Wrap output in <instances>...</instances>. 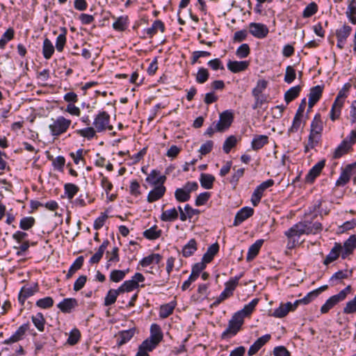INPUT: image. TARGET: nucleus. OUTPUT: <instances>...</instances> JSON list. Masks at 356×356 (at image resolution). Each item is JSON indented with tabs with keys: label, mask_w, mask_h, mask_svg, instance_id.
I'll return each mask as SVG.
<instances>
[{
	"label": "nucleus",
	"mask_w": 356,
	"mask_h": 356,
	"mask_svg": "<svg viewBox=\"0 0 356 356\" xmlns=\"http://www.w3.org/2000/svg\"><path fill=\"white\" fill-rule=\"evenodd\" d=\"M243 276V273H241L238 276H236L234 278H231L229 281L225 282V288L224 291L220 294V296L216 299V300L211 305V307H217L219 305L222 301L227 299L230 296L233 295V291L235 290L236 287L238 284V280Z\"/></svg>",
	"instance_id": "1"
},
{
	"label": "nucleus",
	"mask_w": 356,
	"mask_h": 356,
	"mask_svg": "<svg viewBox=\"0 0 356 356\" xmlns=\"http://www.w3.org/2000/svg\"><path fill=\"white\" fill-rule=\"evenodd\" d=\"M71 124V120L64 117H58L54 122L49 125V128L53 136H59L65 132Z\"/></svg>",
	"instance_id": "2"
},
{
	"label": "nucleus",
	"mask_w": 356,
	"mask_h": 356,
	"mask_svg": "<svg viewBox=\"0 0 356 356\" xmlns=\"http://www.w3.org/2000/svg\"><path fill=\"white\" fill-rule=\"evenodd\" d=\"M234 120V115L232 111L226 110L219 115V121L216 124V131L223 132L229 128Z\"/></svg>",
	"instance_id": "3"
},
{
	"label": "nucleus",
	"mask_w": 356,
	"mask_h": 356,
	"mask_svg": "<svg viewBox=\"0 0 356 356\" xmlns=\"http://www.w3.org/2000/svg\"><path fill=\"white\" fill-rule=\"evenodd\" d=\"M311 229L307 228V223L304 222H299L292 226L288 231L285 232V235L289 238H294L295 236H300L302 234H310Z\"/></svg>",
	"instance_id": "4"
},
{
	"label": "nucleus",
	"mask_w": 356,
	"mask_h": 356,
	"mask_svg": "<svg viewBox=\"0 0 356 356\" xmlns=\"http://www.w3.org/2000/svg\"><path fill=\"white\" fill-rule=\"evenodd\" d=\"M323 130V123L321 120V114L316 113L311 122L309 136H312L314 138H319V140H321Z\"/></svg>",
	"instance_id": "5"
},
{
	"label": "nucleus",
	"mask_w": 356,
	"mask_h": 356,
	"mask_svg": "<svg viewBox=\"0 0 356 356\" xmlns=\"http://www.w3.org/2000/svg\"><path fill=\"white\" fill-rule=\"evenodd\" d=\"M110 122V115L106 111L99 112L95 118L93 124L97 132H102L106 129Z\"/></svg>",
	"instance_id": "6"
},
{
	"label": "nucleus",
	"mask_w": 356,
	"mask_h": 356,
	"mask_svg": "<svg viewBox=\"0 0 356 356\" xmlns=\"http://www.w3.org/2000/svg\"><path fill=\"white\" fill-rule=\"evenodd\" d=\"M325 160L323 159L315 164L308 172L305 177V182L312 184L314 181L315 179L318 177L325 167Z\"/></svg>",
	"instance_id": "7"
},
{
	"label": "nucleus",
	"mask_w": 356,
	"mask_h": 356,
	"mask_svg": "<svg viewBox=\"0 0 356 356\" xmlns=\"http://www.w3.org/2000/svg\"><path fill=\"white\" fill-rule=\"evenodd\" d=\"M250 33L257 38H264L268 33V27L261 23L252 22L250 24Z\"/></svg>",
	"instance_id": "8"
},
{
	"label": "nucleus",
	"mask_w": 356,
	"mask_h": 356,
	"mask_svg": "<svg viewBox=\"0 0 356 356\" xmlns=\"http://www.w3.org/2000/svg\"><path fill=\"white\" fill-rule=\"evenodd\" d=\"M254 214V209L249 207H245L241 209L236 214L233 225L236 227L241 225L248 218Z\"/></svg>",
	"instance_id": "9"
},
{
	"label": "nucleus",
	"mask_w": 356,
	"mask_h": 356,
	"mask_svg": "<svg viewBox=\"0 0 356 356\" xmlns=\"http://www.w3.org/2000/svg\"><path fill=\"white\" fill-rule=\"evenodd\" d=\"M323 88V86L319 85L310 88L308 101V106L309 108H312L321 99Z\"/></svg>",
	"instance_id": "10"
},
{
	"label": "nucleus",
	"mask_w": 356,
	"mask_h": 356,
	"mask_svg": "<svg viewBox=\"0 0 356 356\" xmlns=\"http://www.w3.org/2000/svg\"><path fill=\"white\" fill-rule=\"evenodd\" d=\"M29 323H24L18 327L15 332L9 339L5 340L3 343L10 344L19 341L22 339L26 332L29 330Z\"/></svg>",
	"instance_id": "11"
},
{
	"label": "nucleus",
	"mask_w": 356,
	"mask_h": 356,
	"mask_svg": "<svg viewBox=\"0 0 356 356\" xmlns=\"http://www.w3.org/2000/svg\"><path fill=\"white\" fill-rule=\"evenodd\" d=\"M270 334H266L257 339L249 348L248 351V356H252L253 355L256 354L259 350V349L270 339Z\"/></svg>",
	"instance_id": "12"
},
{
	"label": "nucleus",
	"mask_w": 356,
	"mask_h": 356,
	"mask_svg": "<svg viewBox=\"0 0 356 356\" xmlns=\"http://www.w3.org/2000/svg\"><path fill=\"white\" fill-rule=\"evenodd\" d=\"M78 306V301L75 298H64L57 305V307L63 312L69 314L72 309Z\"/></svg>",
	"instance_id": "13"
},
{
	"label": "nucleus",
	"mask_w": 356,
	"mask_h": 356,
	"mask_svg": "<svg viewBox=\"0 0 356 356\" xmlns=\"http://www.w3.org/2000/svg\"><path fill=\"white\" fill-rule=\"evenodd\" d=\"M250 62L247 60L237 61L229 60L227 65V69L233 73H239L248 69Z\"/></svg>",
	"instance_id": "14"
},
{
	"label": "nucleus",
	"mask_w": 356,
	"mask_h": 356,
	"mask_svg": "<svg viewBox=\"0 0 356 356\" xmlns=\"http://www.w3.org/2000/svg\"><path fill=\"white\" fill-rule=\"evenodd\" d=\"M136 330V328L133 327L127 330L120 331L118 334V339L117 341V346L120 347L130 341L131 339L134 336Z\"/></svg>",
	"instance_id": "15"
},
{
	"label": "nucleus",
	"mask_w": 356,
	"mask_h": 356,
	"mask_svg": "<svg viewBox=\"0 0 356 356\" xmlns=\"http://www.w3.org/2000/svg\"><path fill=\"white\" fill-rule=\"evenodd\" d=\"M165 187L162 185L155 186L154 189L148 193L147 200L148 202H154L161 198L165 193Z\"/></svg>",
	"instance_id": "16"
},
{
	"label": "nucleus",
	"mask_w": 356,
	"mask_h": 356,
	"mask_svg": "<svg viewBox=\"0 0 356 356\" xmlns=\"http://www.w3.org/2000/svg\"><path fill=\"white\" fill-rule=\"evenodd\" d=\"M351 149L352 146L348 143V138H345L335 149L332 158L334 159H339L342 156L346 154Z\"/></svg>",
	"instance_id": "17"
},
{
	"label": "nucleus",
	"mask_w": 356,
	"mask_h": 356,
	"mask_svg": "<svg viewBox=\"0 0 356 356\" xmlns=\"http://www.w3.org/2000/svg\"><path fill=\"white\" fill-rule=\"evenodd\" d=\"M38 284H35V287L33 289L32 287H27L26 286H24L19 293L18 300L22 305H24L25 300L32 296L35 292L38 291Z\"/></svg>",
	"instance_id": "18"
},
{
	"label": "nucleus",
	"mask_w": 356,
	"mask_h": 356,
	"mask_svg": "<svg viewBox=\"0 0 356 356\" xmlns=\"http://www.w3.org/2000/svg\"><path fill=\"white\" fill-rule=\"evenodd\" d=\"M342 250V245L339 243H335L334 247L331 249L329 254L326 256L323 261V264L327 266L329 264L338 259L340 252Z\"/></svg>",
	"instance_id": "19"
},
{
	"label": "nucleus",
	"mask_w": 356,
	"mask_h": 356,
	"mask_svg": "<svg viewBox=\"0 0 356 356\" xmlns=\"http://www.w3.org/2000/svg\"><path fill=\"white\" fill-rule=\"evenodd\" d=\"M343 301L341 298L337 295H334L330 297L326 302L321 307V313L322 314H327L339 302Z\"/></svg>",
	"instance_id": "20"
},
{
	"label": "nucleus",
	"mask_w": 356,
	"mask_h": 356,
	"mask_svg": "<svg viewBox=\"0 0 356 356\" xmlns=\"http://www.w3.org/2000/svg\"><path fill=\"white\" fill-rule=\"evenodd\" d=\"M264 243L263 239L256 241L251 245L248 249V254L246 257L247 261H250L254 259L259 252V250Z\"/></svg>",
	"instance_id": "21"
},
{
	"label": "nucleus",
	"mask_w": 356,
	"mask_h": 356,
	"mask_svg": "<svg viewBox=\"0 0 356 356\" xmlns=\"http://www.w3.org/2000/svg\"><path fill=\"white\" fill-rule=\"evenodd\" d=\"M162 259V256L158 253H152L147 257L143 258L139 264L142 267H147L150 264L155 263L159 264Z\"/></svg>",
	"instance_id": "22"
},
{
	"label": "nucleus",
	"mask_w": 356,
	"mask_h": 356,
	"mask_svg": "<svg viewBox=\"0 0 356 356\" xmlns=\"http://www.w3.org/2000/svg\"><path fill=\"white\" fill-rule=\"evenodd\" d=\"M268 143V137L266 135L256 136L251 143L252 149L257 151Z\"/></svg>",
	"instance_id": "23"
},
{
	"label": "nucleus",
	"mask_w": 356,
	"mask_h": 356,
	"mask_svg": "<svg viewBox=\"0 0 356 356\" xmlns=\"http://www.w3.org/2000/svg\"><path fill=\"white\" fill-rule=\"evenodd\" d=\"M219 251V245L218 243H215L210 245L207 252L203 254L202 260L204 261L206 264L210 263L214 256Z\"/></svg>",
	"instance_id": "24"
},
{
	"label": "nucleus",
	"mask_w": 356,
	"mask_h": 356,
	"mask_svg": "<svg viewBox=\"0 0 356 356\" xmlns=\"http://www.w3.org/2000/svg\"><path fill=\"white\" fill-rule=\"evenodd\" d=\"M216 178L211 174L201 173L200 177V185L205 189H211L213 186Z\"/></svg>",
	"instance_id": "25"
},
{
	"label": "nucleus",
	"mask_w": 356,
	"mask_h": 356,
	"mask_svg": "<svg viewBox=\"0 0 356 356\" xmlns=\"http://www.w3.org/2000/svg\"><path fill=\"white\" fill-rule=\"evenodd\" d=\"M163 335L161 327L159 325L154 323L150 327V337L149 339L159 343L163 339Z\"/></svg>",
	"instance_id": "26"
},
{
	"label": "nucleus",
	"mask_w": 356,
	"mask_h": 356,
	"mask_svg": "<svg viewBox=\"0 0 356 356\" xmlns=\"http://www.w3.org/2000/svg\"><path fill=\"white\" fill-rule=\"evenodd\" d=\"M197 242L195 239L191 238L187 244H186L182 249L181 253L183 257H188L192 256L197 250Z\"/></svg>",
	"instance_id": "27"
},
{
	"label": "nucleus",
	"mask_w": 356,
	"mask_h": 356,
	"mask_svg": "<svg viewBox=\"0 0 356 356\" xmlns=\"http://www.w3.org/2000/svg\"><path fill=\"white\" fill-rule=\"evenodd\" d=\"M179 213L175 208L163 211L160 218L163 222H172L178 218Z\"/></svg>",
	"instance_id": "28"
},
{
	"label": "nucleus",
	"mask_w": 356,
	"mask_h": 356,
	"mask_svg": "<svg viewBox=\"0 0 356 356\" xmlns=\"http://www.w3.org/2000/svg\"><path fill=\"white\" fill-rule=\"evenodd\" d=\"M346 15L351 24H356V0L349 1Z\"/></svg>",
	"instance_id": "29"
},
{
	"label": "nucleus",
	"mask_w": 356,
	"mask_h": 356,
	"mask_svg": "<svg viewBox=\"0 0 356 356\" xmlns=\"http://www.w3.org/2000/svg\"><path fill=\"white\" fill-rule=\"evenodd\" d=\"M350 167L351 165H346L341 171L339 179L337 180L335 184L337 186H343L349 182L351 174L348 172V170Z\"/></svg>",
	"instance_id": "30"
},
{
	"label": "nucleus",
	"mask_w": 356,
	"mask_h": 356,
	"mask_svg": "<svg viewBox=\"0 0 356 356\" xmlns=\"http://www.w3.org/2000/svg\"><path fill=\"white\" fill-rule=\"evenodd\" d=\"M300 91V86H296L289 88L284 94V100L286 103L288 104L291 101L294 100L296 97H298Z\"/></svg>",
	"instance_id": "31"
},
{
	"label": "nucleus",
	"mask_w": 356,
	"mask_h": 356,
	"mask_svg": "<svg viewBox=\"0 0 356 356\" xmlns=\"http://www.w3.org/2000/svg\"><path fill=\"white\" fill-rule=\"evenodd\" d=\"M54 51L55 49L51 42L48 38H45L42 45V54L44 58L47 60L51 58Z\"/></svg>",
	"instance_id": "32"
},
{
	"label": "nucleus",
	"mask_w": 356,
	"mask_h": 356,
	"mask_svg": "<svg viewBox=\"0 0 356 356\" xmlns=\"http://www.w3.org/2000/svg\"><path fill=\"white\" fill-rule=\"evenodd\" d=\"M162 234L161 229H157V226L154 225L150 228L146 229L143 232V236L149 240H156L159 238Z\"/></svg>",
	"instance_id": "33"
},
{
	"label": "nucleus",
	"mask_w": 356,
	"mask_h": 356,
	"mask_svg": "<svg viewBox=\"0 0 356 356\" xmlns=\"http://www.w3.org/2000/svg\"><path fill=\"white\" fill-rule=\"evenodd\" d=\"M32 322L39 332H43L46 320L41 312H38L35 316H32Z\"/></svg>",
	"instance_id": "34"
},
{
	"label": "nucleus",
	"mask_w": 356,
	"mask_h": 356,
	"mask_svg": "<svg viewBox=\"0 0 356 356\" xmlns=\"http://www.w3.org/2000/svg\"><path fill=\"white\" fill-rule=\"evenodd\" d=\"M343 104L334 100L330 113V118L332 121H335L339 119L341 115V111Z\"/></svg>",
	"instance_id": "35"
},
{
	"label": "nucleus",
	"mask_w": 356,
	"mask_h": 356,
	"mask_svg": "<svg viewBox=\"0 0 356 356\" xmlns=\"http://www.w3.org/2000/svg\"><path fill=\"white\" fill-rule=\"evenodd\" d=\"M158 30H160L161 33H163L165 31L164 24L159 19L155 20L152 26L146 29V33L152 38L157 33Z\"/></svg>",
	"instance_id": "36"
},
{
	"label": "nucleus",
	"mask_w": 356,
	"mask_h": 356,
	"mask_svg": "<svg viewBox=\"0 0 356 356\" xmlns=\"http://www.w3.org/2000/svg\"><path fill=\"white\" fill-rule=\"evenodd\" d=\"M84 258L83 256L78 257L74 263L71 265L67 275L66 278L70 279L72 276L79 270L83 264Z\"/></svg>",
	"instance_id": "37"
},
{
	"label": "nucleus",
	"mask_w": 356,
	"mask_h": 356,
	"mask_svg": "<svg viewBox=\"0 0 356 356\" xmlns=\"http://www.w3.org/2000/svg\"><path fill=\"white\" fill-rule=\"evenodd\" d=\"M241 325H238L236 322L230 319L229 321L227 328L222 333V339L226 338L227 334H229L236 335L238 333V332L241 330Z\"/></svg>",
	"instance_id": "38"
},
{
	"label": "nucleus",
	"mask_w": 356,
	"mask_h": 356,
	"mask_svg": "<svg viewBox=\"0 0 356 356\" xmlns=\"http://www.w3.org/2000/svg\"><path fill=\"white\" fill-rule=\"evenodd\" d=\"M175 197L179 202H185L190 200L191 194L183 186V188H178L175 190Z\"/></svg>",
	"instance_id": "39"
},
{
	"label": "nucleus",
	"mask_w": 356,
	"mask_h": 356,
	"mask_svg": "<svg viewBox=\"0 0 356 356\" xmlns=\"http://www.w3.org/2000/svg\"><path fill=\"white\" fill-rule=\"evenodd\" d=\"M176 304L173 302H171L168 304H165L161 306L159 311V316L161 318H166L170 314H172L174 309L175 307Z\"/></svg>",
	"instance_id": "40"
},
{
	"label": "nucleus",
	"mask_w": 356,
	"mask_h": 356,
	"mask_svg": "<svg viewBox=\"0 0 356 356\" xmlns=\"http://www.w3.org/2000/svg\"><path fill=\"white\" fill-rule=\"evenodd\" d=\"M290 307H291V302H287L285 304H281L278 308L274 310L273 316L276 318H283L286 316L290 312Z\"/></svg>",
	"instance_id": "41"
},
{
	"label": "nucleus",
	"mask_w": 356,
	"mask_h": 356,
	"mask_svg": "<svg viewBox=\"0 0 356 356\" xmlns=\"http://www.w3.org/2000/svg\"><path fill=\"white\" fill-rule=\"evenodd\" d=\"M352 31V28L349 25L343 24L342 27L336 31L337 39H341L346 40Z\"/></svg>",
	"instance_id": "42"
},
{
	"label": "nucleus",
	"mask_w": 356,
	"mask_h": 356,
	"mask_svg": "<svg viewBox=\"0 0 356 356\" xmlns=\"http://www.w3.org/2000/svg\"><path fill=\"white\" fill-rule=\"evenodd\" d=\"M127 24L128 16H121L113 23V28L116 31H123L127 29Z\"/></svg>",
	"instance_id": "43"
},
{
	"label": "nucleus",
	"mask_w": 356,
	"mask_h": 356,
	"mask_svg": "<svg viewBox=\"0 0 356 356\" xmlns=\"http://www.w3.org/2000/svg\"><path fill=\"white\" fill-rule=\"evenodd\" d=\"M352 85L350 83H345L342 88L339 91L337 97L334 100H337L339 102H341L344 104L345 99L348 96V92L351 88Z\"/></svg>",
	"instance_id": "44"
},
{
	"label": "nucleus",
	"mask_w": 356,
	"mask_h": 356,
	"mask_svg": "<svg viewBox=\"0 0 356 356\" xmlns=\"http://www.w3.org/2000/svg\"><path fill=\"white\" fill-rule=\"evenodd\" d=\"M237 139L235 136H229L225 140L222 149L226 153L228 154L231 151V149L236 145Z\"/></svg>",
	"instance_id": "45"
},
{
	"label": "nucleus",
	"mask_w": 356,
	"mask_h": 356,
	"mask_svg": "<svg viewBox=\"0 0 356 356\" xmlns=\"http://www.w3.org/2000/svg\"><path fill=\"white\" fill-rule=\"evenodd\" d=\"M65 193L69 200H72L79 191V188L74 184H65L64 185Z\"/></svg>",
	"instance_id": "46"
},
{
	"label": "nucleus",
	"mask_w": 356,
	"mask_h": 356,
	"mask_svg": "<svg viewBox=\"0 0 356 356\" xmlns=\"http://www.w3.org/2000/svg\"><path fill=\"white\" fill-rule=\"evenodd\" d=\"M96 131H97L93 127H88L83 129H78L76 131V133L78 135L90 140L96 136Z\"/></svg>",
	"instance_id": "47"
},
{
	"label": "nucleus",
	"mask_w": 356,
	"mask_h": 356,
	"mask_svg": "<svg viewBox=\"0 0 356 356\" xmlns=\"http://www.w3.org/2000/svg\"><path fill=\"white\" fill-rule=\"evenodd\" d=\"M35 220L33 217H24L19 222V227L23 230H29L34 226Z\"/></svg>",
	"instance_id": "48"
},
{
	"label": "nucleus",
	"mask_w": 356,
	"mask_h": 356,
	"mask_svg": "<svg viewBox=\"0 0 356 356\" xmlns=\"http://www.w3.org/2000/svg\"><path fill=\"white\" fill-rule=\"evenodd\" d=\"M268 81L264 79H259L257 83L256 87H254L252 90V96H259V95H262L263 91L267 88Z\"/></svg>",
	"instance_id": "49"
},
{
	"label": "nucleus",
	"mask_w": 356,
	"mask_h": 356,
	"mask_svg": "<svg viewBox=\"0 0 356 356\" xmlns=\"http://www.w3.org/2000/svg\"><path fill=\"white\" fill-rule=\"evenodd\" d=\"M259 300L258 298H254L248 305H245L244 307L240 310L245 316L250 315L254 309V307L258 304Z\"/></svg>",
	"instance_id": "50"
},
{
	"label": "nucleus",
	"mask_w": 356,
	"mask_h": 356,
	"mask_svg": "<svg viewBox=\"0 0 356 356\" xmlns=\"http://www.w3.org/2000/svg\"><path fill=\"white\" fill-rule=\"evenodd\" d=\"M129 269L127 270H113L111 272L110 274V280L113 282H119L122 280L127 272H128Z\"/></svg>",
	"instance_id": "51"
},
{
	"label": "nucleus",
	"mask_w": 356,
	"mask_h": 356,
	"mask_svg": "<svg viewBox=\"0 0 356 356\" xmlns=\"http://www.w3.org/2000/svg\"><path fill=\"white\" fill-rule=\"evenodd\" d=\"M318 11V6L315 2L309 3L303 10L302 17L308 18L314 15Z\"/></svg>",
	"instance_id": "52"
},
{
	"label": "nucleus",
	"mask_w": 356,
	"mask_h": 356,
	"mask_svg": "<svg viewBox=\"0 0 356 356\" xmlns=\"http://www.w3.org/2000/svg\"><path fill=\"white\" fill-rule=\"evenodd\" d=\"M54 300L51 297H45L36 301V306L41 309H49L54 305Z\"/></svg>",
	"instance_id": "53"
},
{
	"label": "nucleus",
	"mask_w": 356,
	"mask_h": 356,
	"mask_svg": "<svg viewBox=\"0 0 356 356\" xmlns=\"http://www.w3.org/2000/svg\"><path fill=\"white\" fill-rule=\"evenodd\" d=\"M80 338H81L80 331L78 329L74 328L70 332L68 339L67 340V342L68 344H70L71 346H74L75 344H76L79 342Z\"/></svg>",
	"instance_id": "54"
},
{
	"label": "nucleus",
	"mask_w": 356,
	"mask_h": 356,
	"mask_svg": "<svg viewBox=\"0 0 356 356\" xmlns=\"http://www.w3.org/2000/svg\"><path fill=\"white\" fill-rule=\"evenodd\" d=\"M209 77V73L207 69L204 67H200L196 75V81L198 83H205Z\"/></svg>",
	"instance_id": "55"
},
{
	"label": "nucleus",
	"mask_w": 356,
	"mask_h": 356,
	"mask_svg": "<svg viewBox=\"0 0 356 356\" xmlns=\"http://www.w3.org/2000/svg\"><path fill=\"white\" fill-rule=\"evenodd\" d=\"M250 53V49L248 44L243 43L240 45L236 51V55L240 58H244L249 56Z\"/></svg>",
	"instance_id": "56"
},
{
	"label": "nucleus",
	"mask_w": 356,
	"mask_h": 356,
	"mask_svg": "<svg viewBox=\"0 0 356 356\" xmlns=\"http://www.w3.org/2000/svg\"><path fill=\"white\" fill-rule=\"evenodd\" d=\"M296 76V73L294 68L291 65H288L285 70L284 81L287 83H291L295 80Z\"/></svg>",
	"instance_id": "57"
},
{
	"label": "nucleus",
	"mask_w": 356,
	"mask_h": 356,
	"mask_svg": "<svg viewBox=\"0 0 356 356\" xmlns=\"http://www.w3.org/2000/svg\"><path fill=\"white\" fill-rule=\"evenodd\" d=\"M157 345L158 343H156L155 341L148 338L142 342L139 348L147 352H150L152 351Z\"/></svg>",
	"instance_id": "58"
},
{
	"label": "nucleus",
	"mask_w": 356,
	"mask_h": 356,
	"mask_svg": "<svg viewBox=\"0 0 356 356\" xmlns=\"http://www.w3.org/2000/svg\"><path fill=\"white\" fill-rule=\"evenodd\" d=\"M211 197L209 192H203L199 194L195 199V205L197 207L204 205Z\"/></svg>",
	"instance_id": "59"
},
{
	"label": "nucleus",
	"mask_w": 356,
	"mask_h": 356,
	"mask_svg": "<svg viewBox=\"0 0 356 356\" xmlns=\"http://www.w3.org/2000/svg\"><path fill=\"white\" fill-rule=\"evenodd\" d=\"M302 116L295 115L291 127L288 130V135L298 131L301 125Z\"/></svg>",
	"instance_id": "60"
},
{
	"label": "nucleus",
	"mask_w": 356,
	"mask_h": 356,
	"mask_svg": "<svg viewBox=\"0 0 356 356\" xmlns=\"http://www.w3.org/2000/svg\"><path fill=\"white\" fill-rule=\"evenodd\" d=\"M343 312L346 314L356 312V294L354 298L348 301L343 309Z\"/></svg>",
	"instance_id": "61"
},
{
	"label": "nucleus",
	"mask_w": 356,
	"mask_h": 356,
	"mask_svg": "<svg viewBox=\"0 0 356 356\" xmlns=\"http://www.w3.org/2000/svg\"><path fill=\"white\" fill-rule=\"evenodd\" d=\"M245 169H238L232 176L229 182L233 185V188H235L238 184V181L241 177L244 175Z\"/></svg>",
	"instance_id": "62"
},
{
	"label": "nucleus",
	"mask_w": 356,
	"mask_h": 356,
	"mask_svg": "<svg viewBox=\"0 0 356 356\" xmlns=\"http://www.w3.org/2000/svg\"><path fill=\"white\" fill-rule=\"evenodd\" d=\"M117 298L118 296L115 294V292L113 291V289H110L104 298V305L105 306H110L114 304L116 301Z\"/></svg>",
	"instance_id": "63"
},
{
	"label": "nucleus",
	"mask_w": 356,
	"mask_h": 356,
	"mask_svg": "<svg viewBox=\"0 0 356 356\" xmlns=\"http://www.w3.org/2000/svg\"><path fill=\"white\" fill-rule=\"evenodd\" d=\"M347 248L351 250V252H353L354 250L356 248V235H351L345 242L343 243V245L342 248Z\"/></svg>",
	"instance_id": "64"
}]
</instances>
